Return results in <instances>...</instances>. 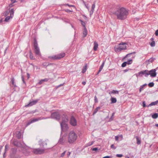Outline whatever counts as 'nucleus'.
Instances as JSON below:
<instances>
[{"label": "nucleus", "instance_id": "obj_30", "mask_svg": "<svg viewBox=\"0 0 158 158\" xmlns=\"http://www.w3.org/2000/svg\"><path fill=\"white\" fill-rule=\"evenodd\" d=\"M30 58L32 60H34L35 59L31 51L30 52Z\"/></svg>", "mask_w": 158, "mask_h": 158}, {"label": "nucleus", "instance_id": "obj_56", "mask_svg": "<svg viewBox=\"0 0 158 158\" xmlns=\"http://www.w3.org/2000/svg\"><path fill=\"white\" fill-rule=\"evenodd\" d=\"M155 34L156 36H158V29L156 31Z\"/></svg>", "mask_w": 158, "mask_h": 158}, {"label": "nucleus", "instance_id": "obj_27", "mask_svg": "<svg viewBox=\"0 0 158 158\" xmlns=\"http://www.w3.org/2000/svg\"><path fill=\"white\" fill-rule=\"evenodd\" d=\"M17 149L16 148H13L11 149L12 153L13 154H15L17 152Z\"/></svg>", "mask_w": 158, "mask_h": 158}, {"label": "nucleus", "instance_id": "obj_54", "mask_svg": "<svg viewBox=\"0 0 158 158\" xmlns=\"http://www.w3.org/2000/svg\"><path fill=\"white\" fill-rule=\"evenodd\" d=\"M112 158L111 156H104L103 157V158Z\"/></svg>", "mask_w": 158, "mask_h": 158}, {"label": "nucleus", "instance_id": "obj_36", "mask_svg": "<svg viewBox=\"0 0 158 158\" xmlns=\"http://www.w3.org/2000/svg\"><path fill=\"white\" fill-rule=\"evenodd\" d=\"M150 45L151 47H153L155 46V42L154 41H152L150 43Z\"/></svg>", "mask_w": 158, "mask_h": 158}, {"label": "nucleus", "instance_id": "obj_13", "mask_svg": "<svg viewBox=\"0 0 158 158\" xmlns=\"http://www.w3.org/2000/svg\"><path fill=\"white\" fill-rule=\"evenodd\" d=\"M68 120V116L64 114L62 117V121L60 123H62V124H63V123H67Z\"/></svg>", "mask_w": 158, "mask_h": 158}, {"label": "nucleus", "instance_id": "obj_60", "mask_svg": "<svg viewBox=\"0 0 158 158\" xmlns=\"http://www.w3.org/2000/svg\"><path fill=\"white\" fill-rule=\"evenodd\" d=\"M3 148L2 146H0V154H1V150Z\"/></svg>", "mask_w": 158, "mask_h": 158}, {"label": "nucleus", "instance_id": "obj_46", "mask_svg": "<svg viewBox=\"0 0 158 158\" xmlns=\"http://www.w3.org/2000/svg\"><path fill=\"white\" fill-rule=\"evenodd\" d=\"M135 53V52H133V53H129V54H127V55H126V56L124 57V58H126V57H127V56H129V55L132 54L133 53Z\"/></svg>", "mask_w": 158, "mask_h": 158}, {"label": "nucleus", "instance_id": "obj_21", "mask_svg": "<svg viewBox=\"0 0 158 158\" xmlns=\"http://www.w3.org/2000/svg\"><path fill=\"white\" fill-rule=\"evenodd\" d=\"M147 85V84H145L144 85L141 86L139 89V92H141L144 89V87L146 86Z\"/></svg>", "mask_w": 158, "mask_h": 158}, {"label": "nucleus", "instance_id": "obj_50", "mask_svg": "<svg viewBox=\"0 0 158 158\" xmlns=\"http://www.w3.org/2000/svg\"><path fill=\"white\" fill-rule=\"evenodd\" d=\"M98 150V149L97 148H94L92 149L93 151H96Z\"/></svg>", "mask_w": 158, "mask_h": 158}, {"label": "nucleus", "instance_id": "obj_9", "mask_svg": "<svg viewBox=\"0 0 158 158\" xmlns=\"http://www.w3.org/2000/svg\"><path fill=\"white\" fill-rule=\"evenodd\" d=\"M44 149L37 148L34 149L33 152L35 154H41L44 153Z\"/></svg>", "mask_w": 158, "mask_h": 158}, {"label": "nucleus", "instance_id": "obj_47", "mask_svg": "<svg viewBox=\"0 0 158 158\" xmlns=\"http://www.w3.org/2000/svg\"><path fill=\"white\" fill-rule=\"evenodd\" d=\"M104 64H105V61H104L103 62L102 65H101V66H100V67L103 69V66H104Z\"/></svg>", "mask_w": 158, "mask_h": 158}, {"label": "nucleus", "instance_id": "obj_51", "mask_svg": "<svg viewBox=\"0 0 158 158\" xmlns=\"http://www.w3.org/2000/svg\"><path fill=\"white\" fill-rule=\"evenodd\" d=\"M64 84V83H63V84H61L60 85L56 86V89H57V88H58L60 86L63 85Z\"/></svg>", "mask_w": 158, "mask_h": 158}, {"label": "nucleus", "instance_id": "obj_64", "mask_svg": "<svg viewBox=\"0 0 158 158\" xmlns=\"http://www.w3.org/2000/svg\"><path fill=\"white\" fill-rule=\"evenodd\" d=\"M14 80H12V83L13 85H14Z\"/></svg>", "mask_w": 158, "mask_h": 158}, {"label": "nucleus", "instance_id": "obj_43", "mask_svg": "<svg viewBox=\"0 0 158 158\" xmlns=\"http://www.w3.org/2000/svg\"><path fill=\"white\" fill-rule=\"evenodd\" d=\"M94 101L96 103L98 102V99L96 96H95L94 97Z\"/></svg>", "mask_w": 158, "mask_h": 158}, {"label": "nucleus", "instance_id": "obj_63", "mask_svg": "<svg viewBox=\"0 0 158 158\" xmlns=\"http://www.w3.org/2000/svg\"><path fill=\"white\" fill-rule=\"evenodd\" d=\"M6 152H4V153L3 154V157L4 158L6 156Z\"/></svg>", "mask_w": 158, "mask_h": 158}, {"label": "nucleus", "instance_id": "obj_40", "mask_svg": "<svg viewBox=\"0 0 158 158\" xmlns=\"http://www.w3.org/2000/svg\"><path fill=\"white\" fill-rule=\"evenodd\" d=\"M94 9H92L91 8V10L89 11L90 16H91L92 15H93L94 12Z\"/></svg>", "mask_w": 158, "mask_h": 158}, {"label": "nucleus", "instance_id": "obj_62", "mask_svg": "<svg viewBox=\"0 0 158 158\" xmlns=\"http://www.w3.org/2000/svg\"><path fill=\"white\" fill-rule=\"evenodd\" d=\"M13 3H12L10 4L9 5V7H10V8L13 6Z\"/></svg>", "mask_w": 158, "mask_h": 158}, {"label": "nucleus", "instance_id": "obj_61", "mask_svg": "<svg viewBox=\"0 0 158 158\" xmlns=\"http://www.w3.org/2000/svg\"><path fill=\"white\" fill-rule=\"evenodd\" d=\"M102 68L100 67L99 70L98 71V73H99L100 72L102 71Z\"/></svg>", "mask_w": 158, "mask_h": 158}, {"label": "nucleus", "instance_id": "obj_44", "mask_svg": "<svg viewBox=\"0 0 158 158\" xmlns=\"http://www.w3.org/2000/svg\"><path fill=\"white\" fill-rule=\"evenodd\" d=\"M83 3H84V5H85V6L88 9V10H89V7H88V5H86L85 4V2L84 1H83Z\"/></svg>", "mask_w": 158, "mask_h": 158}, {"label": "nucleus", "instance_id": "obj_37", "mask_svg": "<svg viewBox=\"0 0 158 158\" xmlns=\"http://www.w3.org/2000/svg\"><path fill=\"white\" fill-rule=\"evenodd\" d=\"M127 62H126V61L124 62L123 64H122V66L123 67H125L127 64Z\"/></svg>", "mask_w": 158, "mask_h": 158}, {"label": "nucleus", "instance_id": "obj_28", "mask_svg": "<svg viewBox=\"0 0 158 158\" xmlns=\"http://www.w3.org/2000/svg\"><path fill=\"white\" fill-rule=\"evenodd\" d=\"M158 117V114L156 113H155L152 115V117L154 119H156Z\"/></svg>", "mask_w": 158, "mask_h": 158}, {"label": "nucleus", "instance_id": "obj_19", "mask_svg": "<svg viewBox=\"0 0 158 158\" xmlns=\"http://www.w3.org/2000/svg\"><path fill=\"white\" fill-rule=\"evenodd\" d=\"M98 46V44L97 42L96 41L94 42V47L93 48L94 51H96L97 50Z\"/></svg>", "mask_w": 158, "mask_h": 158}, {"label": "nucleus", "instance_id": "obj_6", "mask_svg": "<svg viewBox=\"0 0 158 158\" xmlns=\"http://www.w3.org/2000/svg\"><path fill=\"white\" fill-rule=\"evenodd\" d=\"M65 55V54L64 53H61L56 55L53 56L51 57H50L49 58H51L53 59H60L62 58Z\"/></svg>", "mask_w": 158, "mask_h": 158}, {"label": "nucleus", "instance_id": "obj_59", "mask_svg": "<svg viewBox=\"0 0 158 158\" xmlns=\"http://www.w3.org/2000/svg\"><path fill=\"white\" fill-rule=\"evenodd\" d=\"M11 2L13 3H14L16 2H17L16 1V0H11Z\"/></svg>", "mask_w": 158, "mask_h": 158}, {"label": "nucleus", "instance_id": "obj_3", "mask_svg": "<svg viewBox=\"0 0 158 158\" xmlns=\"http://www.w3.org/2000/svg\"><path fill=\"white\" fill-rule=\"evenodd\" d=\"M126 43H120L118 45L115 46L114 47V50L115 52H118L123 50L127 49Z\"/></svg>", "mask_w": 158, "mask_h": 158}, {"label": "nucleus", "instance_id": "obj_4", "mask_svg": "<svg viewBox=\"0 0 158 158\" xmlns=\"http://www.w3.org/2000/svg\"><path fill=\"white\" fill-rule=\"evenodd\" d=\"M77 138V135L73 131H71L69 135L68 142L69 143H73L76 140Z\"/></svg>", "mask_w": 158, "mask_h": 158}, {"label": "nucleus", "instance_id": "obj_39", "mask_svg": "<svg viewBox=\"0 0 158 158\" xmlns=\"http://www.w3.org/2000/svg\"><path fill=\"white\" fill-rule=\"evenodd\" d=\"M114 113H112V115L111 117L109 119V120L110 121H111L113 120V117L114 116Z\"/></svg>", "mask_w": 158, "mask_h": 158}, {"label": "nucleus", "instance_id": "obj_12", "mask_svg": "<svg viewBox=\"0 0 158 158\" xmlns=\"http://www.w3.org/2000/svg\"><path fill=\"white\" fill-rule=\"evenodd\" d=\"M14 11L13 9H11V10L10 9V8L7 9L6 11L4 12L2 14L3 16H7L10 15V12L12 10Z\"/></svg>", "mask_w": 158, "mask_h": 158}, {"label": "nucleus", "instance_id": "obj_53", "mask_svg": "<svg viewBox=\"0 0 158 158\" xmlns=\"http://www.w3.org/2000/svg\"><path fill=\"white\" fill-rule=\"evenodd\" d=\"M95 4H94L92 5V7H91V8L92 9H94H94L95 8Z\"/></svg>", "mask_w": 158, "mask_h": 158}, {"label": "nucleus", "instance_id": "obj_10", "mask_svg": "<svg viewBox=\"0 0 158 158\" xmlns=\"http://www.w3.org/2000/svg\"><path fill=\"white\" fill-rule=\"evenodd\" d=\"M12 143L15 146L21 148L23 147V144L19 142L17 140H14L12 142Z\"/></svg>", "mask_w": 158, "mask_h": 158}, {"label": "nucleus", "instance_id": "obj_57", "mask_svg": "<svg viewBox=\"0 0 158 158\" xmlns=\"http://www.w3.org/2000/svg\"><path fill=\"white\" fill-rule=\"evenodd\" d=\"M143 107H145L146 106V105L145 102H143Z\"/></svg>", "mask_w": 158, "mask_h": 158}, {"label": "nucleus", "instance_id": "obj_16", "mask_svg": "<svg viewBox=\"0 0 158 158\" xmlns=\"http://www.w3.org/2000/svg\"><path fill=\"white\" fill-rule=\"evenodd\" d=\"M39 143L40 146L42 148H44V145H46L47 144L45 142L41 140L39 141Z\"/></svg>", "mask_w": 158, "mask_h": 158}, {"label": "nucleus", "instance_id": "obj_17", "mask_svg": "<svg viewBox=\"0 0 158 158\" xmlns=\"http://www.w3.org/2000/svg\"><path fill=\"white\" fill-rule=\"evenodd\" d=\"M87 35V31L85 27L84 29L83 32V37H85Z\"/></svg>", "mask_w": 158, "mask_h": 158}, {"label": "nucleus", "instance_id": "obj_20", "mask_svg": "<svg viewBox=\"0 0 158 158\" xmlns=\"http://www.w3.org/2000/svg\"><path fill=\"white\" fill-rule=\"evenodd\" d=\"M39 119H40V118H34V119H33V120H31V122H28L27 123V125H30L31 123H33V122H36V121H38L39 120Z\"/></svg>", "mask_w": 158, "mask_h": 158}, {"label": "nucleus", "instance_id": "obj_7", "mask_svg": "<svg viewBox=\"0 0 158 158\" xmlns=\"http://www.w3.org/2000/svg\"><path fill=\"white\" fill-rule=\"evenodd\" d=\"M51 118L59 120L60 119V115L58 112H55L52 114Z\"/></svg>", "mask_w": 158, "mask_h": 158}, {"label": "nucleus", "instance_id": "obj_58", "mask_svg": "<svg viewBox=\"0 0 158 158\" xmlns=\"http://www.w3.org/2000/svg\"><path fill=\"white\" fill-rule=\"evenodd\" d=\"M115 139L116 141H118V136H116Z\"/></svg>", "mask_w": 158, "mask_h": 158}, {"label": "nucleus", "instance_id": "obj_48", "mask_svg": "<svg viewBox=\"0 0 158 158\" xmlns=\"http://www.w3.org/2000/svg\"><path fill=\"white\" fill-rule=\"evenodd\" d=\"M66 152V151H64L61 155L60 156L61 157H62L64 156V155H65V152Z\"/></svg>", "mask_w": 158, "mask_h": 158}, {"label": "nucleus", "instance_id": "obj_52", "mask_svg": "<svg viewBox=\"0 0 158 158\" xmlns=\"http://www.w3.org/2000/svg\"><path fill=\"white\" fill-rule=\"evenodd\" d=\"M93 143H94V142H93V141H92L90 142H89L88 143V145L90 146V145H92V144H93Z\"/></svg>", "mask_w": 158, "mask_h": 158}, {"label": "nucleus", "instance_id": "obj_55", "mask_svg": "<svg viewBox=\"0 0 158 158\" xmlns=\"http://www.w3.org/2000/svg\"><path fill=\"white\" fill-rule=\"evenodd\" d=\"M65 5H66V6H69V7H71V6H72V7H75L74 6V5H69V4H65Z\"/></svg>", "mask_w": 158, "mask_h": 158}, {"label": "nucleus", "instance_id": "obj_35", "mask_svg": "<svg viewBox=\"0 0 158 158\" xmlns=\"http://www.w3.org/2000/svg\"><path fill=\"white\" fill-rule=\"evenodd\" d=\"M149 87H152L154 85V83L153 82L150 83L148 85Z\"/></svg>", "mask_w": 158, "mask_h": 158}, {"label": "nucleus", "instance_id": "obj_31", "mask_svg": "<svg viewBox=\"0 0 158 158\" xmlns=\"http://www.w3.org/2000/svg\"><path fill=\"white\" fill-rule=\"evenodd\" d=\"M86 69H87V66H86V65H85L83 67V68L82 69V73H85L86 72Z\"/></svg>", "mask_w": 158, "mask_h": 158}, {"label": "nucleus", "instance_id": "obj_24", "mask_svg": "<svg viewBox=\"0 0 158 158\" xmlns=\"http://www.w3.org/2000/svg\"><path fill=\"white\" fill-rule=\"evenodd\" d=\"M110 100L111 101V103H116L117 102L116 99L115 98L112 97L111 98Z\"/></svg>", "mask_w": 158, "mask_h": 158}, {"label": "nucleus", "instance_id": "obj_42", "mask_svg": "<svg viewBox=\"0 0 158 158\" xmlns=\"http://www.w3.org/2000/svg\"><path fill=\"white\" fill-rule=\"evenodd\" d=\"M110 147L111 148L113 149H115L116 148V147L114 146V145L113 144H112L111 145Z\"/></svg>", "mask_w": 158, "mask_h": 158}, {"label": "nucleus", "instance_id": "obj_25", "mask_svg": "<svg viewBox=\"0 0 158 158\" xmlns=\"http://www.w3.org/2000/svg\"><path fill=\"white\" fill-rule=\"evenodd\" d=\"M135 138L136 139L137 143L138 145L140 144L141 143L140 139H139V137L138 136H136Z\"/></svg>", "mask_w": 158, "mask_h": 158}, {"label": "nucleus", "instance_id": "obj_49", "mask_svg": "<svg viewBox=\"0 0 158 158\" xmlns=\"http://www.w3.org/2000/svg\"><path fill=\"white\" fill-rule=\"evenodd\" d=\"M65 11L67 12H68V13H69V12H72V10H69V9H66L65 10Z\"/></svg>", "mask_w": 158, "mask_h": 158}, {"label": "nucleus", "instance_id": "obj_26", "mask_svg": "<svg viewBox=\"0 0 158 158\" xmlns=\"http://www.w3.org/2000/svg\"><path fill=\"white\" fill-rule=\"evenodd\" d=\"M118 91L117 90H113L111 91L110 92H109V94H118Z\"/></svg>", "mask_w": 158, "mask_h": 158}, {"label": "nucleus", "instance_id": "obj_1", "mask_svg": "<svg viewBox=\"0 0 158 158\" xmlns=\"http://www.w3.org/2000/svg\"><path fill=\"white\" fill-rule=\"evenodd\" d=\"M111 13L116 15L117 19L121 20L126 19L128 14V11L123 7L118 9L115 12Z\"/></svg>", "mask_w": 158, "mask_h": 158}, {"label": "nucleus", "instance_id": "obj_34", "mask_svg": "<svg viewBox=\"0 0 158 158\" xmlns=\"http://www.w3.org/2000/svg\"><path fill=\"white\" fill-rule=\"evenodd\" d=\"M47 80H41L40 82H39V84H41L43 82L45 81H47Z\"/></svg>", "mask_w": 158, "mask_h": 158}, {"label": "nucleus", "instance_id": "obj_33", "mask_svg": "<svg viewBox=\"0 0 158 158\" xmlns=\"http://www.w3.org/2000/svg\"><path fill=\"white\" fill-rule=\"evenodd\" d=\"M126 62L127 63V64H132V60L131 59H130V60H129L127 61H126Z\"/></svg>", "mask_w": 158, "mask_h": 158}, {"label": "nucleus", "instance_id": "obj_38", "mask_svg": "<svg viewBox=\"0 0 158 158\" xmlns=\"http://www.w3.org/2000/svg\"><path fill=\"white\" fill-rule=\"evenodd\" d=\"M80 21L81 22V24L82 25V26H83V27H84V28L85 27V22H83V21H82L81 20H80Z\"/></svg>", "mask_w": 158, "mask_h": 158}, {"label": "nucleus", "instance_id": "obj_41", "mask_svg": "<svg viewBox=\"0 0 158 158\" xmlns=\"http://www.w3.org/2000/svg\"><path fill=\"white\" fill-rule=\"evenodd\" d=\"M154 60V58H151L150 59H149L148 60V61L149 62H150L152 63V62Z\"/></svg>", "mask_w": 158, "mask_h": 158}, {"label": "nucleus", "instance_id": "obj_14", "mask_svg": "<svg viewBox=\"0 0 158 158\" xmlns=\"http://www.w3.org/2000/svg\"><path fill=\"white\" fill-rule=\"evenodd\" d=\"M60 123L61 129L63 131H66L69 128L68 124L67 123H63V124H62V123Z\"/></svg>", "mask_w": 158, "mask_h": 158}, {"label": "nucleus", "instance_id": "obj_29", "mask_svg": "<svg viewBox=\"0 0 158 158\" xmlns=\"http://www.w3.org/2000/svg\"><path fill=\"white\" fill-rule=\"evenodd\" d=\"M100 108H101V107L100 106H98V107H97L94 110L93 112V114H95L98 111V110H100Z\"/></svg>", "mask_w": 158, "mask_h": 158}, {"label": "nucleus", "instance_id": "obj_18", "mask_svg": "<svg viewBox=\"0 0 158 158\" xmlns=\"http://www.w3.org/2000/svg\"><path fill=\"white\" fill-rule=\"evenodd\" d=\"M65 140L64 137H61L59 139L58 143L60 144H63L64 142L65 141Z\"/></svg>", "mask_w": 158, "mask_h": 158}, {"label": "nucleus", "instance_id": "obj_32", "mask_svg": "<svg viewBox=\"0 0 158 158\" xmlns=\"http://www.w3.org/2000/svg\"><path fill=\"white\" fill-rule=\"evenodd\" d=\"M9 146L8 144H6L5 146V152H6L9 148Z\"/></svg>", "mask_w": 158, "mask_h": 158}, {"label": "nucleus", "instance_id": "obj_15", "mask_svg": "<svg viewBox=\"0 0 158 158\" xmlns=\"http://www.w3.org/2000/svg\"><path fill=\"white\" fill-rule=\"evenodd\" d=\"M38 100L37 99L35 100L32 101H31L27 105H25V107H27L28 106H31L33 105H34L36 104L37 102H38Z\"/></svg>", "mask_w": 158, "mask_h": 158}, {"label": "nucleus", "instance_id": "obj_5", "mask_svg": "<svg viewBox=\"0 0 158 158\" xmlns=\"http://www.w3.org/2000/svg\"><path fill=\"white\" fill-rule=\"evenodd\" d=\"M34 47L35 48V54L38 56H40L41 54L40 52V49L38 46L37 41L35 40L34 42Z\"/></svg>", "mask_w": 158, "mask_h": 158}, {"label": "nucleus", "instance_id": "obj_22", "mask_svg": "<svg viewBox=\"0 0 158 158\" xmlns=\"http://www.w3.org/2000/svg\"><path fill=\"white\" fill-rule=\"evenodd\" d=\"M21 133L20 131H17L16 133V135L17 137L19 139L21 138Z\"/></svg>", "mask_w": 158, "mask_h": 158}, {"label": "nucleus", "instance_id": "obj_45", "mask_svg": "<svg viewBox=\"0 0 158 158\" xmlns=\"http://www.w3.org/2000/svg\"><path fill=\"white\" fill-rule=\"evenodd\" d=\"M123 156V155L121 154H118L116 155V156L118 157H121Z\"/></svg>", "mask_w": 158, "mask_h": 158}, {"label": "nucleus", "instance_id": "obj_23", "mask_svg": "<svg viewBox=\"0 0 158 158\" xmlns=\"http://www.w3.org/2000/svg\"><path fill=\"white\" fill-rule=\"evenodd\" d=\"M158 103V100H157L155 102H153L151 103L148 106H151L153 105H156Z\"/></svg>", "mask_w": 158, "mask_h": 158}, {"label": "nucleus", "instance_id": "obj_11", "mask_svg": "<svg viewBox=\"0 0 158 158\" xmlns=\"http://www.w3.org/2000/svg\"><path fill=\"white\" fill-rule=\"evenodd\" d=\"M14 11L12 10L11 11L10 14V16H6V18L5 19L4 21L6 22H8L9 21L10 19H12L14 16Z\"/></svg>", "mask_w": 158, "mask_h": 158}, {"label": "nucleus", "instance_id": "obj_8", "mask_svg": "<svg viewBox=\"0 0 158 158\" xmlns=\"http://www.w3.org/2000/svg\"><path fill=\"white\" fill-rule=\"evenodd\" d=\"M69 123L73 126H75L77 125V121L74 117L72 116L71 117Z\"/></svg>", "mask_w": 158, "mask_h": 158}, {"label": "nucleus", "instance_id": "obj_2", "mask_svg": "<svg viewBox=\"0 0 158 158\" xmlns=\"http://www.w3.org/2000/svg\"><path fill=\"white\" fill-rule=\"evenodd\" d=\"M156 69H152L150 70H145L141 71L139 73V75L140 76H144L145 77H147L150 75L152 78L155 77L156 75Z\"/></svg>", "mask_w": 158, "mask_h": 158}]
</instances>
